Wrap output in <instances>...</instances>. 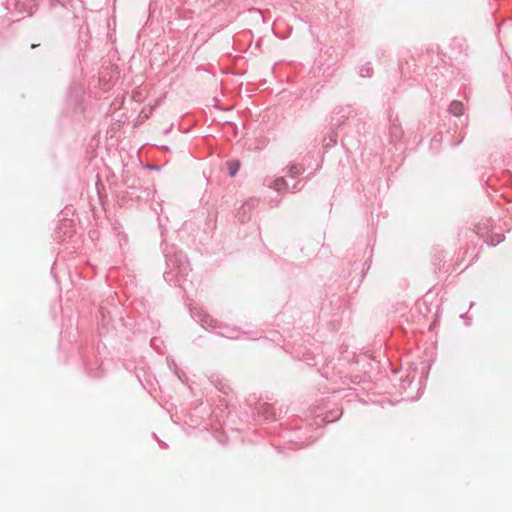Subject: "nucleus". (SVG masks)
Masks as SVG:
<instances>
[{"label": "nucleus", "instance_id": "0eeeda50", "mask_svg": "<svg viewBox=\"0 0 512 512\" xmlns=\"http://www.w3.org/2000/svg\"><path fill=\"white\" fill-rule=\"evenodd\" d=\"M254 206V200L251 199L248 202H246L242 207L241 211L239 212V219L241 222H244L250 218V216H246V210L251 209Z\"/></svg>", "mask_w": 512, "mask_h": 512}, {"label": "nucleus", "instance_id": "6e6552de", "mask_svg": "<svg viewBox=\"0 0 512 512\" xmlns=\"http://www.w3.org/2000/svg\"><path fill=\"white\" fill-rule=\"evenodd\" d=\"M359 74L361 77H371L373 74V68L371 63H365L360 67Z\"/></svg>", "mask_w": 512, "mask_h": 512}, {"label": "nucleus", "instance_id": "f257e3e1", "mask_svg": "<svg viewBox=\"0 0 512 512\" xmlns=\"http://www.w3.org/2000/svg\"><path fill=\"white\" fill-rule=\"evenodd\" d=\"M165 258L167 266L174 269L177 275H186L189 271V262L186 255L181 251L171 254V252L165 250Z\"/></svg>", "mask_w": 512, "mask_h": 512}, {"label": "nucleus", "instance_id": "7ed1b4c3", "mask_svg": "<svg viewBox=\"0 0 512 512\" xmlns=\"http://www.w3.org/2000/svg\"><path fill=\"white\" fill-rule=\"evenodd\" d=\"M353 114L354 110L349 105L336 108L333 112V115L331 116V128H339L345 122V120L349 119L351 116H353Z\"/></svg>", "mask_w": 512, "mask_h": 512}, {"label": "nucleus", "instance_id": "2eb2a0df", "mask_svg": "<svg viewBox=\"0 0 512 512\" xmlns=\"http://www.w3.org/2000/svg\"><path fill=\"white\" fill-rule=\"evenodd\" d=\"M297 190H299V188H297V185L295 184V185L293 186V188H292V190H291V191L294 193V192H296Z\"/></svg>", "mask_w": 512, "mask_h": 512}, {"label": "nucleus", "instance_id": "9d476101", "mask_svg": "<svg viewBox=\"0 0 512 512\" xmlns=\"http://www.w3.org/2000/svg\"><path fill=\"white\" fill-rule=\"evenodd\" d=\"M227 165H228V169H229V175L231 177H234L236 175V173H237L238 168H239V164L237 162H235V161H229L227 163Z\"/></svg>", "mask_w": 512, "mask_h": 512}, {"label": "nucleus", "instance_id": "1a4fd4ad", "mask_svg": "<svg viewBox=\"0 0 512 512\" xmlns=\"http://www.w3.org/2000/svg\"><path fill=\"white\" fill-rule=\"evenodd\" d=\"M304 171V168L301 165L293 164L289 167L288 174L292 178H296L300 174H302Z\"/></svg>", "mask_w": 512, "mask_h": 512}, {"label": "nucleus", "instance_id": "dca6fc26", "mask_svg": "<svg viewBox=\"0 0 512 512\" xmlns=\"http://www.w3.org/2000/svg\"><path fill=\"white\" fill-rule=\"evenodd\" d=\"M149 168H150V169H158V167H157V166H154V165L149 166Z\"/></svg>", "mask_w": 512, "mask_h": 512}, {"label": "nucleus", "instance_id": "f3484780", "mask_svg": "<svg viewBox=\"0 0 512 512\" xmlns=\"http://www.w3.org/2000/svg\"><path fill=\"white\" fill-rule=\"evenodd\" d=\"M219 390L223 391L224 393H226V391L224 390V387L221 386V387H218Z\"/></svg>", "mask_w": 512, "mask_h": 512}, {"label": "nucleus", "instance_id": "20e7f679", "mask_svg": "<svg viewBox=\"0 0 512 512\" xmlns=\"http://www.w3.org/2000/svg\"><path fill=\"white\" fill-rule=\"evenodd\" d=\"M403 136V129L400 124L393 122L390 126V138L393 143H397Z\"/></svg>", "mask_w": 512, "mask_h": 512}, {"label": "nucleus", "instance_id": "ddd939ff", "mask_svg": "<svg viewBox=\"0 0 512 512\" xmlns=\"http://www.w3.org/2000/svg\"><path fill=\"white\" fill-rule=\"evenodd\" d=\"M170 275H171V272H165L164 273L165 280L170 281V279L168 278Z\"/></svg>", "mask_w": 512, "mask_h": 512}, {"label": "nucleus", "instance_id": "f8f14e48", "mask_svg": "<svg viewBox=\"0 0 512 512\" xmlns=\"http://www.w3.org/2000/svg\"><path fill=\"white\" fill-rule=\"evenodd\" d=\"M50 3L52 6H54L56 4H61V0H50Z\"/></svg>", "mask_w": 512, "mask_h": 512}, {"label": "nucleus", "instance_id": "423d86ee", "mask_svg": "<svg viewBox=\"0 0 512 512\" xmlns=\"http://www.w3.org/2000/svg\"><path fill=\"white\" fill-rule=\"evenodd\" d=\"M448 110H449V113L452 114L453 116L459 117V116L463 115L464 105L461 101L454 100L449 105Z\"/></svg>", "mask_w": 512, "mask_h": 512}, {"label": "nucleus", "instance_id": "9b49d317", "mask_svg": "<svg viewBox=\"0 0 512 512\" xmlns=\"http://www.w3.org/2000/svg\"><path fill=\"white\" fill-rule=\"evenodd\" d=\"M503 240H504V235L503 234H497V235H495L494 237H492L490 239L488 244L491 245V246H496L499 243H501Z\"/></svg>", "mask_w": 512, "mask_h": 512}, {"label": "nucleus", "instance_id": "4468645a", "mask_svg": "<svg viewBox=\"0 0 512 512\" xmlns=\"http://www.w3.org/2000/svg\"><path fill=\"white\" fill-rule=\"evenodd\" d=\"M219 334H220L221 336H226V337H229V338H233V336H232V335H230V334H228V332H227V333L220 332Z\"/></svg>", "mask_w": 512, "mask_h": 512}, {"label": "nucleus", "instance_id": "f03ea898", "mask_svg": "<svg viewBox=\"0 0 512 512\" xmlns=\"http://www.w3.org/2000/svg\"><path fill=\"white\" fill-rule=\"evenodd\" d=\"M190 312L193 319L200 323L201 326L204 328H223L222 325L216 319H214L212 316H210L208 313H206L204 310L200 308H190Z\"/></svg>", "mask_w": 512, "mask_h": 512}, {"label": "nucleus", "instance_id": "39448f33", "mask_svg": "<svg viewBox=\"0 0 512 512\" xmlns=\"http://www.w3.org/2000/svg\"><path fill=\"white\" fill-rule=\"evenodd\" d=\"M266 185L270 188L275 189L276 191H283L288 188V185L283 177L271 180L268 183H266Z\"/></svg>", "mask_w": 512, "mask_h": 512}]
</instances>
